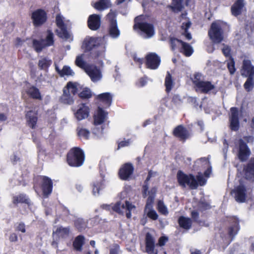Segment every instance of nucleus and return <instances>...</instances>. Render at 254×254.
I'll return each mask as SVG.
<instances>
[{
  "mask_svg": "<svg viewBox=\"0 0 254 254\" xmlns=\"http://www.w3.org/2000/svg\"><path fill=\"white\" fill-rule=\"evenodd\" d=\"M177 178L181 186L186 187L188 186L191 189H196L198 185L203 186L206 183V180L200 174H198L196 179L192 175H187L180 171L178 172Z\"/></svg>",
  "mask_w": 254,
  "mask_h": 254,
  "instance_id": "nucleus-1",
  "label": "nucleus"
},
{
  "mask_svg": "<svg viewBox=\"0 0 254 254\" xmlns=\"http://www.w3.org/2000/svg\"><path fill=\"white\" fill-rule=\"evenodd\" d=\"M102 207L104 209L109 211L112 210L119 214H124L125 213L128 218L131 217V212H134L135 210V206L127 200L125 202L118 201L114 204H103Z\"/></svg>",
  "mask_w": 254,
  "mask_h": 254,
  "instance_id": "nucleus-2",
  "label": "nucleus"
},
{
  "mask_svg": "<svg viewBox=\"0 0 254 254\" xmlns=\"http://www.w3.org/2000/svg\"><path fill=\"white\" fill-rule=\"evenodd\" d=\"M84 160V152L78 147L71 148L67 154V162L71 167H78L82 166Z\"/></svg>",
  "mask_w": 254,
  "mask_h": 254,
  "instance_id": "nucleus-3",
  "label": "nucleus"
},
{
  "mask_svg": "<svg viewBox=\"0 0 254 254\" xmlns=\"http://www.w3.org/2000/svg\"><path fill=\"white\" fill-rule=\"evenodd\" d=\"M79 84L77 83L69 82L63 89V94L60 98L61 103L71 105L74 102L73 95L77 92L79 88Z\"/></svg>",
  "mask_w": 254,
  "mask_h": 254,
  "instance_id": "nucleus-4",
  "label": "nucleus"
},
{
  "mask_svg": "<svg viewBox=\"0 0 254 254\" xmlns=\"http://www.w3.org/2000/svg\"><path fill=\"white\" fill-rule=\"evenodd\" d=\"M141 16L136 17L135 19V24L133 26L134 30H139L140 35L143 38H150L154 35V29L153 25L146 22H140Z\"/></svg>",
  "mask_w": 254,
  "mask_h": 254,
  "instance_id": "nucleus-5",
  "label": "nucleus"
},
{
  "mask_svg": "<svg viewBox=\"0 0 254 254\" xmlns=\"http://www.w3.org/2000/svg\"><path fill=\"white\" fill-rule=\"evenodd\" d=\"M193 83L194 84L196 91L207 93L215 88V85L211 82L204 80L201 74L197 73L194 74L192 79Z\"/></svg>",
  "mask_w": 254,
  "mask_h": 254,
  "instance_id": "nucleus-6",
  "label": "nucleus"
},
{
  "mask_svg": "<svg viewBox=\"0 0 254 254\" xmlns=\"http://www.w3.org/2000/svg\"><path fill=\"white\" fill-rule=\"evenodd\" d=\"M104 42V38L86 37L83 43L82 48L85 51H90L94 47L102 45V50L97 55V57L103 58L105 57V46Z\"/></svg>",
  "mask_w": 254,
  "mask_h": 254,
  "instance_id": "nucleus-7",
  "label": "nucleus"
},
{
  "mask_svg": "<svg viewBox=\"0 0 254 254\" xmlns=\"http://www.w3.org/2000/svg\"><path fill=\"white\" fill-rule=\"evenodd\" d=\"M223 25V23L220 21L212 23L208 32V35L214 43H219L223 40V37L222 30Z\"/></svg>",
  "mask_w": 254,
  "mask_h": 254,
  "instance_id": "nucleus-8",
  "label": "nucleus"
},
{
  "mask_svg": "<svg viewBox=\"0 0 254 254\" xmlns=\"http://www.w3.org/2000/svg\"><path fill=\"white\" fill-rule=\"evenodd\" d=\"M56 22L58 27L56 30L58 36L65 40L71 39L70 34L66 30L68 21L65 20L64 18L59 14L56 16Z\"/></svg>",
  "mask_w": 254,
  "mask_h": 254,
  "instance_id": "nucleus-9",
  "label": "nucleus"
},
{
  "mask_svg": "<svg viewBox=\"0 0 254 254\" xmlns=\"http://www.w3.org/2000/svg\"><path fill=\"white\" fill-rule=\"evenodd\" d=\"M54 34L51 31H48L46 39L40 41L33 40V46L37 52H41L43 48L47 46H50L54 43Z\"/></svg>",
  "mask_w": 254,
  "mask_h": 254,
  "instance_id": "nucleus-10",
  "label": "nucleus"
},
{
  "mask_svg": "<svg viewBox=\"0 0 254 254\" xmlns=\"http://www.w3.org/2000/svg\"><path fill=\"white\" fill-rule=\"evenodd\" d=\"M71 109L75 118L78 121L84 120L89 116L90 110L85 104L81 103L76 106H73Z\"/></svg>",
  "mask_w": 254,
  "mask_h": 254,
  "instance_id": "nucleus-11",
  "label": "nucleus"
},
{
  "mask_svg": "<svg viewBox=\"0 0 254 254\" xmlns=\"http://www.w3.org/2000/svg\"><path fill=\"white\" fill-rule=\"evenodd\" d=\"M170 42L173 50L177 48H181V52L186 56L189 57L192 54L193 52L192 48L189 44L176 38H171Z\"/></svg>",
  "mask_w": 254,
  "mask_h": 254,
  "instance_id": "nucleus-12",
  "label": "nucleus"
},
{
  "mask_svg": "<svg viewBox=\"0 0 254 254\" xmlns=\"http://www.w3.org/2000/svg\"><path fill=\"white\" fill-rule=\"evenodd\" d=\"M107 18L110 22L109 28L110 35L113 38H118L120 34V32L117 27L115 13L111 11L107 15Z\"/></svg>",
  "mask_w": 254,
  "mask_h": 254,
  "instance_id": "nucleus-13",
  "label": "nucleus"
},
{
  "mask_svg": "<svg viewBox=\"0 0 254 254\" xmlns=\"http://www.w3.org/2000/svg\"><path fill=\"white\" fill-rule=\"evenodd\" d=\"M31 18L34 25L39 26L46 22L47 20L46 12L43 9H37L32 13Z\"/></svg>",
  "mask_w": 254,
  "mask_h": 254,
  "instance_id": "nucleus-14",
  "label": "nucleus"
},
{
  "mask_svg": "<svg viewBox=\"0 0 254 254\" xmlns=\"http://www.w3.org/2000/svg\"><path fill=\"white\" fill-rule=\"evenodd\" d=\"M161 59L155 53H150L146 56V65L147 68L151 69H157L160 64Z\"/></svg>",
  "mask_w": 254,
  "mask_h": 254,
  "instance_id": "nucleus-15",
  "label": "nucleus"
},
{
  "mask_svg": "<svg viewBox=\"0 0 254 254\" xmlns=\"http://www.w3.org/2000/svg\"><path fill=\"white\" fill-rule=\"evenodd\" d=\"M145 252L148 254H157V250L155 249V240L149 233L145 236Z\"/></svg>",
  "mask_w": 254,
  "mask_h": 254,
  "instance_id": "nucleus-16",
  "label": "nucleus"
},
{
  "mask_svg": "<svg viewBox=\"0 0 254 254\" xmlns=\"http://www.w3.org/2000/svg\"><path fill=\"white\" fill-rule=\"evenodd\" d=\"M85 71L93 82H97L100 80L102 77L100 70L96 66H88L86 68Z\"/></svg>",
  "mask_w": 254,
  "mask_h": 254,
  "instance_id": "nucleus-17",
  "label": "nucleus"
},
{
  "mask_svg": "<svg viewBox=\"0 0 254 254\" xmlns=\"http://www.w3.org/2000/svg\"><path fill=\"white\" fill-rule=\"evenodd\" d=\"M133 167L130 163L123 165L119 171V176L122 180H127L132 174Z\"/></svg>",
  "mask_w": 254,
  "mask_h": 254,
  "instance_id": "nucleus-18",
  "label": "nucleus"
},
{
  "mask_svg": "<svg viewBox=\"0 0 254 254\" xmlns=\"http://www.w3.org/2000/svg\"><path fill=\"white\" fill-rule=\"evenodd\" d=\"M230 127L232 130H237L239 127L238 120V110L236 108H231V116L230 117Z\"/></svg>",
  "mask_w": 254,
  "mask_h": 254,
  "instance_id": "nucleus-19",
  "label": "nucleus"
},
{
  "mask_svg": "<svg viewBox=\"0 0 254 254\" xmlns=\"http://www.w3.org/2000/svg\"><path fill=\"white\" fill-rule=\"evenodd\" d=\"M239 230V221L234 218L233 224L228 229V236L227 238L226 243L229 244L233 240L234 236L237 234Z\"/></svg>",
  "mask_w": 254,
  "mask_h": 254,
  "instance_id": "nucleus-20",
  "label": "nucleus"
},
{
  "mask_svg": "<svg viewBox=\"0 0 254 254\" xmlns=\"http://www.w3.org/2000/svg\"><path fill=\"white\" fill-rule=\"evenodd\" d=\"M148 190V186L147 185H144L143 186V196L144 197L148 196L146 203H152L154 200L157 189L156 188H153L150 190Z\"/></svg>",
  "mask_w": 254,
  "mask_h": 254,
  "instance_id": "nucleus-21",
  "label": "nucleus"
},
{
  "mask_svg": "<svg viewBox=\"0 0 254 254\" xmlns=\"http://www.w3.org/2000/svg\"><path fill=\"white\" fill-rule=\"evenodd\" d=\"M101 17L97 14H92L89 16L88 20L89 28L92 30H96L99 28L101 24Z\"/></svg>",
  "mask_w": 254,
  "mask_h": 254,
  "instance_id": "nucleus-22",
  "label": "nucleus"
},
{
  "mask_svg": "<svg viewBox=\"0 0 254 254\" xmlns=\"http://www.w3.org/2000/svg\"><path fill=\"white\" fill-rule=\"evenodd\" d=\"M173 134L181 140H185L190 136L189 131L182 125L178 126L174 128Z\"/></svg>",
  "mask_w": 254,
  "mask_h": 254,
  "instance_id": "nucleus-23",
  "label": "nucleus"
},
{
  "mask_svg": "<svg viewBox=\"0 0 254 254\" xmlns=\"http://www.w3.org/2000/svg\"><path fill=\"white\" fill-rule=\"evenodd\" d=\"M250 155V151L242 139L239 140V157L242 161L246 160Z\"/></svg>",
  "mask_w": 254,
  "mask_h": 254,
  "instance_id": "nucleus-24",
  "label": "nucleus"
},
{
  "mask_svg": "<svg viewBox=\"0 0 254 254\" xmlns=\"http://www.w3.org/2000/svg\"><path fill=\"white\" fill-rule=\"evenodd\" d=\"M235 199L239 202H244L246 200V189L242 185L239 186L235 190L232 191Z\"/></svg>",
  "mask_w": 254,
  "mask_h": 254,
  "instance_id": "nucleus-25",
  "label": "nucleus"
},
{
  "mask_svg": "<svg viewBox=\"0 0 254 254\" xmlns=\"http://www.w3.org/2000/svg\"><path fill=\"white\" fill-rule=\"evenodd\" d=\"M199 165L204 168H207V170L204 172V175L206 177H208L211 172V167L208 158L204 157L198 159L195 162V165L199 166Z\"/></svg>",
  "mask_w": 254,
  "mask_h": 254,
  "instance_id": "nucleus-26",
  "label": "nucleus"
},
{
  "mask_svg": "<svg viewBox=\"0 0 254 254\" xmlns=\"http://www.w3.org/2000/svg\"><path fill=\"white\" fill-rule=\"evenodd\" d=\"M107 113L101 108H98L96 113L94 115V123L95 126L102 124L107 118Z\"/></svg>",
  "mask_w": 254,
  "mask_h": 254,
  "instance_id": "nucleus-27",
  "label": "nucleus"
},
{
  "mask_svg": "<svg viewBox=\"0 0 254 254\" xmlns=\"http://www.w3.org/2000/svg\"><path fill=\"white\" fill-rule=\"evenodd\" d=\"M25 92L31 98L35 99L42 100V97L39 90L34 86L28 87L25 89Z\"/></svg>",
  "mask_w": 254,
  "mask_h": 254,
  "instance_id": "nucleus-28",
  "label": "nucleus"
},
{
  "mask_svg": "<svg viewBox=\"0 0 254 254\" xmlns=\"http://www.w3.org/2000/svg\"><path fill=\"white\" fill-rule=\"evenodd\" d=\"M42 190L44 195L47 196L52 192V182L48 177H43Z\"/></svg>",
  "mask_w": 254,
  "mask_h": 254,
  "instance_id": "nucleus-29",
  "label": "nucleus"
},
{
  "mask_svg": "<svg viewBox=\"0 0 254 254\" xmlns=\"http://www.w3.org/2000/svg\"><path fill=\"white\" fill-rule=\"evenodd\" d=\"M26 118L29 127L34 128L37 121V114L35 111L30 110L27 112Z\"/></svg>",
  "mask_w": 254,
  "mask_h": 254,
  "instance_id": "nucleus-30",
  "label": "nucleus"
},
{
  "mask_svg": "<svg viewBox=\"0 0 254 254\" xmlns=\"http://www.w3.org/2000/svg\"><path fill=\"white\" fill-rule=\"evenodd\" d=\"M244 5V0H236L231 7L232 14L235 16L240 14Z\"/></svg>",
  "mask_w": 254,
  "mask_h": 254,
  "instance_id": "nucleus-31",
  "label": "nucleus"
},
{
  "mask_svg": "<svg viewBox=\"0 0 254 254\" xmlns=\"http://www.w3.org/2000/svg\"><path fill=\"white\" fill-rule=\"evenodd\" d=\"M70 232L69 227H63L60 226L57 228V229L54 231L53 236L54 237L57 236L60 238H65L67 237Z\"/></svg>",
  "mask_w": 254,
  "mask_h": 254,
  "instance_id": "nucleus-32",
  "label": "nucleus"
},
{
  "mask_svg": "<svg viewBox=\"0 0 254 254\" xmlns=\"http://www.w3.org/2000/svg\"><path fill=\"white\" fill-rule=\"evenodd\" d=\"M245 175L247 179L254 181V159L251 161L245 169Z\"/></svg>",
  "mask_w": 254,
  "mask_h": 254,
  "instance_id": "nucleus-33",
  "label": "nucleus"
},
{
  "mask_svg": "<svg viewBox=\"0 0 254 254\" xmlns=\"http://www.w3.org/2000/svg\"><path fill=\"white\" fill-rule=\"evenodd\" d=\"M188 0H173L171 7L175 12L181 11L185 4H188Z\"/></svg>",
  "mask_w": 254,
  "mask_h": 254,
  "instance_id": "nucleus-34",
  "label": "nucleus"
},
{
  "mask_svg": "<svg viewBox=\"0 0 254 254\" xmlns=\"http://www.w3.org/2000/svg\"><path fill=\"white\" fill-rule=\"evenodd\" d=\"M97 99L104 103L107 107H109L112 103V96L110 93H104L98 95Z\"/></svg>",
  "mask_w": 254,
  "mask_h": 254,
  "instance_id": "nucleus-35",
  "label": "nucleus"
},
{
  "mask_svg": "<svg viewBox=\"0 0 254 254\" xmlns=\"http://www.w3.org/2000/svg\"><path fill=\"white\" fill-rule=\"evenodd\" d=\"M84 237L82 235L77 236L73 242V246L74 249L77 251L81 252L82 250V246L84 244Z\"/></svg>",
  "mask_w": 254,
  "mask_h": 254,
  "instance_id": "nucleus-36",
  "label": "nucleus"
},
{
  "mask_svg": "<svg viewBox=\"0 0 254 254\" xmlns=\"http://www.w3.org/2000/svg\"><path fill=\"white\" fill-rule=\"evenodd\" d=\"M144 211L147 216L151 219L155 220L158 219V215L156 212L152 209V203H146Z\"/></svg>",
  "mask_w": 254,
  "mask_h": 254,
  "instance_id": "nucleus-37",
  "label": "nucleus"
},
{
  "mask_svg": "<svg viewBox=\"0 0 254 254\" xmlns=\"http://www.w3.org/2000/svg\"><path fill=\"white\" fill-rule=\"evenodd\" d=\"M29 201V199L24 194H19L14 196L12 198V202L14 204H17L19 203H25L28 204Z\"/></svg>",
  "mask_w": 254,
  "mask_h": 254,
  "instance_id": "nucleus-38",
  "label": "nucleus"
},
{
  "mask_svg": "<svg viewBox=\"0 0 254 254\" xmlns=\"http://www.w3.org/2000/svg\"><path fill=\"white\" fill-rule=\"evenodd\" d=\"M104 188L103 182L101 180L97 181L93 183L92 185V193L95 196L99 194V191Z\"/></svg>",
  "mask_w": 254,
  "mask_h": 254,
  "instance_id": "nucleus-39",
  "label": "nucleus"
},
{
  "mask_svg": "<svg viewBox=\"0 0 254 254\" xmlns=\"http://www.w3.org/2000/svg\"><path fill=\"white\" fill-rule=\"evenodd\" d=\"M110 6L109 0H100L95 3L94 7L98 10H103Z\"/></svg>",
  "mask_w": 254,
  "mask_h": 254,
  "instance_id": "nucleus-40",
  "label": "nucleus"
},
{
  "mask_svg": "<svg viewBox=\"0 0 254 254\" xmlns=\"http://www.w3.org/2000/svg\"><path fill=\"white\" fill-rule=\"evenodd\" d=\"M52 64V61L49 58L43 57L39 61L38 66L41 69H47Z\"/></svg>",
  "mask_w": 254,
  "mask_h": 254,
  "instance_id": "nucleus-41",
  "label": "nucleus"
},
{
  "mask_svg": "<svg viewBox=\"0 0 254 254\" xmlns=\"http://www.w3.org/2000/svg\"><path fill=\"white\" fill-rule=\"evenodd\" d=\"M165 85L166 87V90L168 92L171 90L174 85V81L172 79V76L169 72H167L165 78Z\"/></svg>",
  "mask_w": 254,
  "mask_h": 254,
  "instance_id": "nucleus-42",
  "label": "nucleus"
},
{
  "mask_svg": "<svg viewBox=\"0 0 254 254\" xmlns=\"http://www.w3.org/2000/svg\"><path fill=\"white\" fill-rule=\"evenodd\" d=\"M179 223L181 227L186 229H190L191 225V221L190 218L183 216L179 218Z\"/></svg>",
  "mask_w": 254,
  "mask_h": 254,
  "instance_id": "nucleus-43",
  "label": "nucleus"
},
{
  "mask_svg": "<svg viewBox=\"0 0 254 254\" xmlns=\"http://www.w3.org/2000/svg\"><path fill=\"white\" fill-rule=\"evenodd\" d=\"M75 64L85 69L86 71V68L88 67L86 66V62L84 61V55L81 54L80 55H78L76 57L75 61Z\"/></svg>",
  "mask_w": 254,
  "mask_h": 254,
  "instance_id": "nucleus-44",
  "label": "nucleus"
},
{
  "mask_svg": "<svg viewBox=\"0 0 254 254\" xmlns=\"http://www.w3.org/2000/svg\"><path fill=\"white\" fill-rule=\"evenodd\" d=\"M190 22L188 21L186 22H183L182 25V29L184 31L182 34L184 35L188 40H190L191 39L190 33H188L187 31V30L190 28Z\"/></svg>",
  "mask_w": 254,
  "mask_h": 254,
  "instance_id": "nucleus-45",
  "label": "nucleus"
},
{
  "mask_svg": "<svg viewBox=\"0 0 254 254\" xmlns=\"http://www.w3.org/2000/svg\"><path fill=\"white\" fill-rule=\"evenodd\" d=\"M77 133L78 135L81 139L87 140L89 138L90 131L85 128H78Z\"/></svg>",
  "mask_w": 254,
  "mask_h": 254,
  "instance_id": "nucleus-46",
  "label": "nucleus"
},
{
  "mask_svg": "<svg viewBox=\"0 0 254 254\" xmlns=\"http://www.w3.org/2000/svg\"><path fill=\"white\" fill-rule=\"evenodd\" d=\"M157 209L159 212L163 215H167L168 214V210L167 206L164 204V202L159 200L157 204Z\"/></svg>",
  "mask_w": 254,
  "mask_h": 254,
  "instance_id": "nucleus-47",
  "label": "nucleus"
},
{
  "mask_svg": "<svg viewBox=\"0 0 254 254\" xmlns=\"http://www.w3.org/2000/svg\"><path fill=\"white\" fill-rule=\"evenodd\" d=\"M59 73L61 76L65 75H73L74 74L73 71L71 70L70 67L68 66H64L61 70H58Z\"/></svg>",
  "mask_w": 254,
  "mask_h": 254,
  "instance_id": "nucleus-48",
  "label": "nucleus"
},
{
  "mask_svg": "<svg viewBox=\"0 0 254 254\" xmlns=\"http://www.w3.org/2000/svg\"><path fill=\"white\" fill-rule=\"evenodd\" d=\"M75 225L79 231H81L86 228V224L82 219L78 218L75 222Z\"/></svg>",
  "mask_w": 254,
  "mask_h": 254,
  "instance_id": "nucleus-49",
  "label": "nucleus"
},
{
  "mask_svg": "<svg viewBox=\"0 0 254 254\" xmlns=\"http://www.w3.org/2000/svg\"><path fill=\"white\" fill-rule=\"evenodd\" d=\"M79 96L82 99H88L91 97L92 94L90 90L87 88H85L79 94Z\"/></svg>",
  "mask_w": 254,
  "mask_h": 254,
  "instance_id": "nucleus-50",
  "label": "nucleus"
},
{
  "mask_svg": "<svg viewBox=\"0 0 254 254\" xmlns=\"http://www.w3.org/2000/svg\"><path fill=\"white\" fill-rule=\"evenodd\" d=\"M253 77H248V78L244 84L245 89L248 91H250L253 89Z\"/></svg>",
  "mask_w": 254,
  "mask_h": 254,
  "instance_id": "nucleus-51",
  "label": "nucleus"
},
{
  "mask_svg": "<svg viewBox=\"0 0 254 254\" xmlns=\"http://www.w3.org/2000/svg\"><path fill=\"white\" fill-rule=\"evenodd\" d=\"M227 67L230 74H233L236 71V68L235 67V62L233 59H231L229 61H228Z\"/></svg>",
  "mask_w": 254,
  "mask_h": 254,
  "instance_id": "nucleus-52",
  "label": "nucleus"
},
{
  "mask_svg": "<svg viewBox=\"0 0 254 254\" xmlns=\"http://www.w3.org/2000/svg\"><path fill=\"white\" fill-rule=\"evenodd\" d=\"M168 240V239L167 237L162 236L159 239L158 243L156 244V246H159L160 247L163 246L167 243Z\"/></svg>",
  "mask_w": 254,
  "mask_h": 254,
  "instance_id": "nucleus-53",
  "label": "nucleus"
},
{
  "mask_svg": "<svg viewBox=\"0 0 254 254\" xmlns=\"http://www.w3.org/2000/svg\"><path fill=\"white\" fill-rule=\"evenodd\" d=\"M92 132L97 137H100L103 133V128H98L96 127L93 129Z\"/></svg>",
  "mask_w": 254,
  "mask_h": 254,
  "instance_id": "nucleus-54",
  "label": "nucleus"
},
{
  "mask_svg": "<svg viewBox=\"0 0 254 254\" xmlns=\"http://www.w3.org/2000/svg\"><path fill=\"white\" fill-rule=\"evenodd\" d=\"M120 247L118 245H114L111 249L110 251V254H119Z\"/></svg>",
  "mask_w": 254,
  "mask_h": 254,
  "instance_id": "nucleus-55",
  "label": "nucleus"
},
{
  "mask_svg": "<svg viewBox=\"0 0 254 254\" xmlns=\"http://www.w3.org/2000/svg\"><path fill=\"white\" fill-rule=\"evenodd\" d=\"M222 52L226 57H229L230 55V49L227 46H225L222 49Z\"/></svg>",
  "mask_w": 254,
  "mask_h": 254,
  "instance_id": "nucleus-56",
  "label": "nucleus"
},
{
  "mask_svg": "<svg viewBox=\"0 0 254 254\" xmlns=\"http://www.w3.org/2000/svg\"><path fill=\"white\" fill-rule=\"evenodd\" d=\"M130 144L129 140H123L119 143L118 147H123L128 146Z\"/></svg>",
  "mask_w": 254,
  "mask_h": 254,
  "instance_id": "nucleus-57",
  "label": "nucleus"
},
{
  "mask_svg": "<svg viewBox=\"0 0 254 254\" xmlns=\"http://www.w3.org/2000/svg\"><path fill=\"white\" fill-rule=\"evenodd\" d=\"M16 230L22 233L25 232V225L23 223H19L16 227Z\"/></svg>",
  "mask_w": 254,
  "mask_h": 254,
  "instance_id": "nucleus-58",
  "label": "nucleus"
},
{
  "mask_svg": "<svg viewBox=\"0 0 254 254\" xmlns=\"http://www.w3.org/2000/svg\"><path fill=\"white\" fill-rule=\"evenodd\" d=\"M9 240L10 242H16L18 240V237L15 233H12L10 235Z\"/></svg>",
  "mask_w": 254,
  "mask_h": 254,
  "instance_id": "nucleus-59",
  "label": "nucleus"
},
{
  "mask_svg": "<svg viewBox=\"0 0 254 254\" xmlns=\"http://www.w3.org/2000/svg\"><path fill=\"white\" fill-rule=\"evenodd\" d=\"M133 59L136 62L138 63L140 65L143 63V59L138 57L135 54L133 55Z\"/></svg>",
  "mask_w": 254,
  "mask_h": 254,
  "instance_id": "nucleus-60",
  "label": "nucleus"
},
{
  "mask_svg": "<svg viewBox=\"0 0 254 254\" xmlns=\"http://www.w3.org/2000/svg\"><path fill=\"white\" fill-rule=\"evenodd\" d=\"M244 138L248 143H253L254 141V137L253 136H245Z\"/></svg>",
  "mask_w": 254,
  "mask_h": 254,
  "instance_id": "nucleus-61",
  "label": "nucleus"
},
{
  "mask_svg": "<svg viewBox=\"0 0 254 254\" xmlns=\"http://www.w3.org/2000/svg\"><path fill=\"white\" fill-rule=\"evenodd\" d=\"M146 83V79L145 78H141L140 79L138 84L139 86H143L145 85Z\"/></svg>",
  "mask_w": 254,
  "mask_h": 254,
  "instance_id": "nucleus-62",
  "label": "nucleus"
},
{
  "mask_svg": "<svg viewBox=\"0 0 254 254\" xmlns=\"http://www.w3.org/2000/svg\"><path fill=\"white\" fill-rule=\"evenodd\" d=\"M7 119L6 116L3 113L0 114V121L3 122L6 121Z\"/></svg>",
  "mask_w": 254,
  "mask_h": 254,
  "instance_id": "nucleus-63",
  "label": "nucleus"
},
{
  "mask_svg": "<svg viewBox=\"0 0 254 254\" xmlns=\"http://www.w3.org/2000/svg\"><path fill=\"white\" fill-rule=\"evenodd\" d=\"M127 195V192L126 191H123L120 193V197L122 199L126 197Z\"/></svg>",
  "mask_w": 254,
  "mask_h": 254,
  "instance_id": "nucleus-64",
  "label": "nucleus"
}]
</instances>
